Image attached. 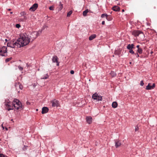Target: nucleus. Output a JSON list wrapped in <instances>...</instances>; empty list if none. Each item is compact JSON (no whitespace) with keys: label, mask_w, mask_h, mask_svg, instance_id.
Here are the masks:
<instances>
[{"label":"nucleus","mask_w":157,"mask_h":157,"mask_svg":"<svg viewBox=\"0 0 157 157\" xmlns=\"http://www.w3.org/2000/svg\"><path fill=\"white\" fill-rule=\"evenodd\" d=\"M114 53L115 55H120L121 54V51L120 49L116 50Z\"/></svg>","instance_id":"nucleus-17"},{"label":"nucleus","mask_w":157,"mask_h":157,"mask_svg":"<svg viewBox=\"0 0 157 157\" xmlns=\"http://www.w3.org/2000/svg\"><path fill=\"white\" fill-rule=\"evenodd\" d=\"M38 109H36V111H38Z\"/></svg>","instance_id":"nucleus-48"},{"label":"nucleus","mask_w":157,"mask_h":157,"mask_svg":"<svg viewBox=\"0 0 157 157\" xmlns=\"http://www.w3.org/2000/svg\"><path fill=\"white\" fill-rule=\"evenodd\" d=\"M142 50L141 48H139L137 50V52L140 54H141L142 53Z\"/></svg>","instance_id":"nucleus-22"},{"label":"nucleus","mask_w":157,"mask_h":157,"mask_svg":"<svg viewBox=\"0 0 157 157\" xmlns=\"http://www.w3.org/2000/svg\"><path fill=\"white\" fill-rule=\"evenodd\" d=\"M16 27L17 28H19L21 27V25L20 24H17L16 25Z\"/></svg>","instance_id":"nucleus-30"},{"label":"nucleus","mask_w":157,"mask_h":157,"mask_svg":"<svg viewBox=\"0 0 157 157\" xmlns=\"http://www.w3.org/2000/svg\"><path fill=\"white\" fill-rule=\"evenodd\" d=\"M105 17L107 20L109 21L111 20V18L110 17H109L107 14H105Z\"/></svg>","instance_id":"nucleus-21"},{"label":"nucleus","mask_w":157,"mask_h":157,"mask_svg":"<svg viewBox=\"0 0 157 157\" xmlns=\"http://www.w3.org/2000/svg\"><path fill=\"white\" fill-rule=\"evenodd\" d=\"M2 128H3V129H4V127L3 126H2Z\"/></svg>","instance_id":"nucleus-46"},{"label":"nucleus","mask_w":157,"mask_h":157,"mask_svg":"<svg viewBox=\"0 0 157 157\" xmlns=\"http://www.w3.org/2000/svg\"><path fill=\"white\" fill-rule=\"evenodd\" d=\"M112 10L115 11H118L120 10V8L119 7L115 6L112 8Z\"/></svg>","instance_id":"nucleus-14"},{"label":"nucleus","mask_w":157,"mask_h":157,"mask_svg":"<svg viewBox=\"0 0 157 157\" xmlns=\"http://www.w3.org/2000/svg\"><path fill=\"white\" fill-rule=\"evenodd\" d=\"M5 40H6V41H7V40L6 39Z\"/></svg>","instance_id":"nucleus-47"},{"label":"nucleus","mask_w":157,"mask_h":157,"mask_svg":"<svg viewBox=\"0 0 157 157\" xmlns=\"http://www.w3.org/2000/svg\"><path fill=\"white\" fill-rule=\"evenodd\" d=\"M48 78V75L47 74L45 76H44L43 77H42V78L43 79H46Z\"/></svg>","instance_id":"nucleus-25"},{"label":"nucleus","mask_w":157,"mask_h":157,"mask_svg":"<svg viewBox=\"0 0 157 157\" xmlns=\"http://www.w3.org/2000/svg\"><path fill=\"white\" fill-rule=\"evenodd\" d=\"M136 47L137 48H138V49L139 48H140V45H137Z\"/></svg>","instance_id":"nucleus-40"},{"label":"nucleus","mask_w":157,"mask_h":157,"mask_svg":"<svg viewBox=\"0 0 157 157\" xmlns=\"http://www.w3.org/2000/svg\"><path fill=\"white\" fill-rule=\"evenodd\" d=\"M155 83L151 84V83H149L146 87L145 89L146 90H151L154 89L155 87Z\"/></svg>","instance_id":"nucleus-6"},{"label":"nucleus","mask_w":157,"mask_h":157,"mask_svg":"<svg viewBox=\"0 0 157 157\" xmlns=\"http://www.w3.org/2000/svg\"><path fill=\"white\" fill-rule=\"evenodd\" d=\"M20 89L22 90L23 88V86L21 84H19L18 86V87Z\"/></svg>","instance_id":"nucleus-29"},{"label":"nucleus","mask_w":157,"mask_h":157,"mask_svg":"<svg viewBox=\"0 0 157 157\" xmlns=\"http://www.w3.org/2000/svg\"><path fill=\"white\" fill-rule=\"evenodd\" d=\"M12 59V57H10V58H9L6 59L5 60L6 62V63L8 62L10 60H11Z\"/></svg>","instance_id":"nucleus-23"},{"label":"nucleus","mask_w":157,"mask_h":157,"mask_svg":"<svg viewBox=\"0 0 157 157\" xmlns=\"http://www.w3.org/2000/svg\"><path fill=\"white\" fill-rule=\"evenodd\" d=\"M101 24L102 25H104L105 24V21H103L102 22Z\"/></svg>","instance_id":"nucleus-39"},{"label":"nucleus","mask_w":157,"mask_h":157,"mask_svg":"<svg viewBox=\"0 0 157 157\" xmlns=\"http://www.w3.org/2000/svg\"><path fill=\"white\" fill-rule=\"evenodd\" d=\"M52 61L53 62L56 63L57 65L58 66L59 65V63L58 62V58L56 56H54L53 57Z\"/></svg>","instance_id":"nucleus-10"},{"label":"nucleus","mask_w":157,"mask_h":157,"mask_svg":"<svg viewBox=\"0 0 157 157\" xmlns=\"http://www.w3.org/2000/svg\"><path fill=\"white\" fill-rule=\"evenodd\" d=\"M38 32H33L31 34L30 36L33 39L36 38L38 36Z\"/></svg>","instance_id":"nucleus-8"},{"label":"nucleus","mask_w":157,"mask_h":157,"mask_svg":"<svg viewBox=\"0 0 157 157\" xmlns=\"http://www.w3.org/2000/svg\"><path fill=\"white\" fill-rule=\"evenodd\" d=\"M30 38L27 35L21 34L16 41L14 42L11 41L8 43L7 46L12 48H14L16 46H17L18 48H20L28 44L30 41Z\"/></svg>","instance_id":"nucleus-1"},{"label":"nucleus","mask_w":157,"mask_h":157,"mask_svg":"<svg viewBox=\"0 0 157 157\" xmlns=\"http://www.w3.org/2000/svg\"><path fill=\"white\" fill-rule=\"evenodd\" d=\"M38 6L37 4H34L30 8L29 10L31 11H34L37 8Z\"/></svg>","instance_id":"nucleus-9"},{"label":"nucleus","mask_w":157,"mask_h":157,"mask_svg":"<svg viewBox=\"0 0 157 157\" xmlns=\"http://www.w3.org/2000/svg\"><path fill=\"white\" fill-rule=\"evenodd\" d=\"M52 106L53 107H57L59 105L58 101L56 100H54L51 101Z\"/></svg>","instance_id":"nucleus-7"},{"label":"nucleus","mask_w":157,"mask_h":157,"mask_svg":"<svg viewBox=\"0 0 157 157\" xmlns=\"http://www.w3.org/2000/svg\"><path fill=\"white\" fill-rule=\"evenodd\" d=\"M59 7H60L59 8H60V10H62L63 8V4H61L60 5Z\"/></svg>","instance_id":"nucleus-33"},{"label":"nucleus","mask_w":157,"mask_h":157,"mask_svg":"<svg viewBox=\"0 0 157 157\" xmlns=\"http://www.w3.org/2000/svg\"><path fill=\"white\" fill-rule=\"evenodd\" d=\"M54 6H51L50 7L49 9L50 10H54Z\"/></svg>","instance_id":"nucleus-28"},{"label":"nucleus","mask_w":157,"mask_h":157,"mask_svg":"<svg viewBox=\"0 0 157 157\" xmlns=\"http://www.w3.org/2000/svg\"><path fill=\"white\" fill-rule=\"evenodd\" d=\"M27 104H30V103L29 102L27 101Z\"/></svg>","instance_id":"nucleus-41"},{"label":"nucleus","mask_w":157,"mask_h":157,"mask_svg":"<svg viewBox=\"0 0 157 157\" xmlns=\"http://www.w3.org/2000/svg\"><path fill=\"white\" fill-rule=\"evenodd\" d=\"M89 11L88 9H86L83 12V15L86 16V15L87 13L89 12Z\"/></svg>","instance_id":"nucleus-19"},{"label":"nucleus","mask_w":157,"mask_h":157,"mask_svg":"<svg viewBox=\"0 0 157 157\" xmlns=\"http://www.w3.org/2000/svg\"><path fill=\"white\" fill-rule=\"evenodd\" d=\"M48 111V109L47 107H44L42 108L41 113L43 114L47 113Z\"/></svg>","instance_id":"nucleus-11"},{"label":"nucleus","mask_w":157,"mask_h":157,"mask_svg":"<svg viewBox=\"0 0 157 157\" xmlns=\"http://www.w3.org/2000/svg\"><path fill=\"white\" fill-rule=\"evenodd\" d=\"M96 34H93L89 37V40H91L94 38H95L96 37Z\"/></svg>","instance_id":"nucleus-16"},{"label":"nucleus","mask_w":157,"mask_h":157,"mask_svg":"<svg viewBox=\"0 0 157 157\" xmlns=\"http://www.w3.org/2000/svg\"><path fill=\"white\" fill-rule=\"evenodd\" d=\"M134 44H129L127 45V48L129 50L132 49L134 48Z\"/></svg>","instance_id":"nucleus-15"},{"label":"nucleus","mask_w":157,"mask_h":157,"mask_svg":"<svg viewBox=\"0 0 157 157\" xmlns=\"http://www.w3.org/2000/svg\"><path fill=\"white\" fill-rule=\"evenodd\" d=\"M0 55L2 56H7V48L6 46H3L0 48Z\"/></svg>","instance_id":"nucleus-3"},{"label":"nucleus","mask_w":157,"mask_h":157,"mask_svg":"<svg viewBox=\"0 0 157 157\" xmlns=\"http://www.w3.org/2000/svg\"><path fill=\"white\" fill-rule=\"evenodd\" d=\"M8 10L9 11H10V10H11V9H8Z\"/></svg>","instance_id":"nucleus-43"},{"label":"nucleus","mask_w":157,"mask_h":157,"mask_svg":"<svg viewBox=\"0 0 157 157\" xmlns=\"http://www.w3.org/2000/svg\"><path fill=\"white\" fill-rule=\"evenodd\" d=\"M72 11L71 10L69 12H68L67 15V17H69L71 15V14L72 13Z\"/></svg>","instance_id":"nucleus-24"},{"label":"nucleus","mask_w":157,"mask_h":157,"mask_svg":"<svg viewBox=\"0 0 157 157\" xmlns=\"http://www.w3.org/2000/svg\"><path fill=\"white\" fill-rule=\"evenodd\" d=\"M18 67L20 71H22L23 70V67H21L20 66H19Z\"/></svg>","instance_id":"nucleus-32"},{"label":"nucleus","mask_w":157,"mask_h":157,"mask_svg":"<svg viewBox=\"0 0 157 157\" xmlns=\"http://www.w3.org/2000/svg\"><path fill=\"white\" fill-rule=\"evenodd\" d=\"M87 122L89 124H90L92 122V118L91 117H87L86 118Z\"/></svg>","instance_id":"nucleus-12"},{"label":"nucleus","mask_w":157,"mask_h":157,"mask_svg":"<svg viewBox=\"0 0 157 157\" xmlns=\"http://www.w3.org/2000/svg\"><path fill=\"white\" fill-rule=\"evenodd\" d=\"M117 106V103L116 101L113 102L112 104V106L114 108H116Z\"/></svg>","instance_id":"nucleus-18"},{"label":"nucleus","mask_w":157,"mask_h":157,"mask_svg":"<svg viewBox=\"0 0 157 157\" xmlns=\"http://www.w3.org/2000/svg\"><path fill=\"white\" fill-rule=\"evenodd\" d=\"M19 82H16L15 84V86L17 88L18 87V86H19Z\"/></svg>","instance_id":"nucleus-26"},{"label":"nucleus","mask_w":157,"mask_h":157,"mask_svg":"<svg viewBox=\"0 0 157 157\" xmlns=\"http://www.w3.org/2000/svg\"><path fill=\"white\" fill-rule=\"evenodd\" d=\"M0 157H5V156L3 154H0Z\"/></svg>","instance_id":"nucleus-37"},{"label":"nucleus","mask_w":157,"mask_h":157,"mask_svg":"<svg viewBox=\"0 0 157 157\" xmlns=\"http://www.w3.org/2000/svg\"><path fill=\"white\" fill-rule=\"evenodd\" d=\"M6 130H8V128H6Z\"/></svg>","instance_id":"nucleus-44"},{"label":"nucleus","mask_w":157,"mask_h":157,"mask_svg":"<svg viewBox=\"0 0 157 157\" xmlns=\"http://www.w3.org/2000/svg\"><path fill=\"white\" fill-rule=\"evenodd\" d=\"M139 129V128L137 126H136L135 127V131H137Z\"/></svg>","instance_id":"nucleus-34"},{"label":"nucleus","mask_w":157,"mask_h":157,"mask_svg":"<svg viewBox=\"0 0 157 157\" xmlns=\"http://www.w3.org/2000/svg\"><path fill=\"white\" fill-rule=\"evenodd\" d=\"M92 98L94 100H97V101H101L102 99V97L98 95L97 93L93 94Z\"/></svg>","instance_id":"nucleus-5"},{"label":"nucleus","mask_w":157,"mask_h":157,"mask_svg":"<svg viewBox=\"0 0 157 157\" xmlns=\"http://www.w3.org/2000/svg\"><path fill=\"white\" fill-rule=\"evenodd\" d=\"M110 74L111 76L113 77H115L116 76V74L114 71H111Z\"/></svg>","instance_id":"nucleus-20"},{"label":"nucleus","mask_w":157,"mask_h":157,"mask_svg":"<svg viewBox=\"0 0 157 157\" xmlns=\"http://www.w3.org/2000/svg\"><path fill=\"white\" fill-rule=\"evenodd\" d=\"M144 83L143 81H141L140 82V85L141 86H143L144 85Z\"/></svg>","instance_id":"nucleus-31"},{"label":"nucleus","mask_w":157,"mask_h":157,"mask_svg":"<svg viewBox=\"0 0 157 157\" xmlns=\"http://www.w3.org/2000/svg\"><path fill=\"white\" fill-rule=\"evenodd\" d=\"M105 16V14H101V17L103 18Z\"/></svg>","instance_id":"nucleus-35"},{"label":"nucleus","mask_w":157,"mask_h":157,"mask_svg":"<svg viewBox=\"0 0 157 157\" xmlns=\"http://www.w3.org/2000/svg\"><path fill=\"white\" fill-rule=\"evenodd\" d=\"M70 73H71V74H74V71H73V70H71V71H70Z\"/></svg>","instance_id":"nucleus-38"},{"label":"nucleus","mask_w":157,"mask_h":157,"mask_svg":"<svg viewBox=\"0 0 157 157\" xmlns=\"http://www.w3.org/2000/svg\"><path fill=\"white\" fill-rule=\"evenodd\" d=\"M115 146L116 148L119 147L121 145V142L119 141H115Z\"/></svg>","instance_id":"nucleus-13"},{"label":"nucleus","mask_w":157,"mask_h":157,"mask_svg":"<svg viewBox=\"0 0 157 157\" xmlns=\"http://www.w3.org/2000/svg\"><path fill=\"white\" fill-rule=\"evenodd\" d=\"M135 55L137 57H139V56L137 52L136 53H134Z\"/></svg>","instance_id":"nucleus-36"},{"label":"nucleus","mask_w":157,"mask_h":157,"mask_svg":"<svg viewBox=\"0 0 157 157\" xmlns=\"http://www.w3.org/2000/svg\"><path fill=\"white\" fill-rule=\"evenodd\" d=\"M12 13H13V12H10V13H11V14H12Z\"/></svg>","instance_id":"nucleus-45"},{"label":"nucleus","mask_w":157,"mask_h":157,"mask_svg":"<svg viewBox=\"0 0 157 157\" xmlns=\"http://www.w3.org/2000/svg\"><path fill=\"white\" fill-rule=\"evenodd\" d=\"M122 12H124V10L123 9V10H122Z\"/></svg>","instance_id":"nucleus-42"},{"label":"nucleus","mask_w":157,"mask_h":157,"mask_svg":"<svg viewBox=\"0 0 157 157\" xmlns=\"http://www.w3.org/2000/svg\"><path fill=\"white\" fill-rule=\"evenodd\" d=\"M129 50V52L130 53H131L132 54H134V52L133 51V50H132V49H130V50Z\"/></svg>","instance_id":"nucleus-27"},{"label":"nucleus","mask_w":157,"mask_h":157,"mask_svg":"<svg viewBox=\"0 0 157 157\" xmlns=\"http://www.w3.org/2000/svg\"><path fill=\"white\" fill-rule=\"evenodd\" d=\"M4 103L6 109L8 111L13 109V108L17 110L22 109L23 108L21 102L17 99H14L12 103H10L8 100H6Z\"/></svg>","instance_id":"nucleus-2"},{"label":"nucleus","mask_w":157,"mask_h":157,"mask_svg":"<svg viewBox=\"0 0 157 157\" xmlns=\"http://www.w3.org/2000/svg\"><path fill=\"white\" fill-rule=\"evenodd\" d=\"M132 34L135 36H138L139 35L142 37L144 36L143 33L140 30H134L132 32Z\"/></svg>","instance_id":"nucleus-4"}]
</instances>
